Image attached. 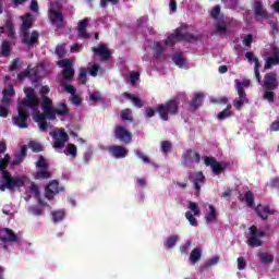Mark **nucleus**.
<instances>
[{
	"label": "nucleus",
	"instance_id": "nucleus-57",
	"mask_svg": "<svg viewBox=\"0 0 279 279\" xmlns=\"http://www.w3.org/2000/svg\"><path fill=\"white\" fill-rule=\"evenodd\" d=\"M221 14V7L216 5L211 10V17L215 19V21H217V19H221V16H219Z\"/></svg>",
	"mask_w": 279,
	"mask_h": 279
},
{
	"label": "nucleus",
	"instance_id": "nucleus-54",
	"mask_svg": "<svg viewBox=\"0 0 279 279\" xmlns=\"http://www.w3.org/2000/svg\"><path fill=\"white\" fill-rule=\"evenodd\" d=\"M61 86H63L64 90L66 93H70V95H72V96L76 95V93H77V89L73 85H66V83L61 82Z\"/></svg>",
	"mask_w": 279,
	"mask_h": 279
},
{
	"label": "nucleus",
	"instance_id": "nucleus-34",
	"mask_svg": "<svg viewBox=\"0 0 279 279\" xmlns=\"http://www.w3.org/2000/svg\"><path fill=\"white\" fill-rule=\"evenodd\" d=\"M201 259H202V250L196 247L190 254V263L192 265H195L196 263H199Z\"/></svg>",
	"mask_w": 279,
	"mask_h": 279
},
{
	"label": "nucleus",
	"instance_id": "nucleus-3",
	"mask_svg": "<svg viewBox=\"0 0 279 279\" xmlns=\"http://www.w3.org/2000/svg\"><path fill=\"white\" fill-rule=\"evenodd\" d=\"M157 112L162 121H169V114L175 117L180 112V100L172 98L158 105Z\"/></svg>",
	"mask_w": 279,
	"mask_h": 279
},
{
	"label": "nucleus",
	"instance_id": "nucleus-53",
	"mask_svg": "<svg viewBox=\"0 0 279 279\" xmlns=\"http://www.w3.org/2000/svg\"><path fill=\"white\" fill-rule=\"evenodd\" d=\"M275 97H276V93H274L272 90H265L264 99L266 101H269V104H274Z\"/></svg>",
	"mask_w": 279,
	"mask_h": 279
},
{
	"label": "nucleus",
	"instance_id": "nucleus-28",
	"mask_svg": "<svg viewBox=\"0 0 279 279\" xmlns=\"http://www.w3.org/2000/svg\"><path fill=\"white\" fill-rule=\"evenodd\" d=\"M245 58H246V60H248L250 64H252L254 62V64H255L254 72L260 71V66H263V65L260 64V61H258V59L254 56V52L247 51L245 53Z\"/></svg>",
	"mask_w": 279,
	"mask_h": 279
},
{
	"label": "nucleus",
	"instance_id": "nucleus-41",
	"mask_svg": "<svg viewBox=\"0 0 279 279\" xmlns=\"http://www.w3.org/2000/svg\"><path fill=\"white\" fill-rule=\"evenodd\" d=\"M10 160L11 157L10 155H4V158L0 159V171H2V175H3V171H8L5 169H8V165H10Z\"/></svg>",
	"mask_w": 279,
	"mask_h": 279
},
{
	"label": "nucleus",
	"instance_id": "nucleus-26",
	"mask_svg": "<svg viewBox=\"0 0 279 279\" xmlns=\"http://www.w3.org/2000/svg\"><path fill=\"white\" fill-rule=\"evenodd\" d=\"M214 25L216 27L215 34H227L228 33V21L221 16L215 20Z\"/></svg>",
	"mask_w": 279,
	"mask_h": 279
},
{
	"label": "nucleus",
	"instance_id": "nucleus-38",
	"mask_svg": "<svg viewBox=\"0 0 279 279\" xmlns=\"http://www.w3.org/2000/svg\"><path fill=\"white\" fill-rule=\"evenodd\" d=\"M120 117H121L122 121H130L131 123H132V121H134V118H132V109H130V108L123 109L120 112Z\"/></svg>",
	"mask_w": 279,
	"mask_h": 279
},
{
	"label": "nucleus",
	"instance_id": "nucleus-55",
	"mask_svg": "<svg viewBox=\"0 0 279 279\" xmlns=\"http://www.w3.org/2000/svg\"><path fill=\"white\" fill-rule=\"evenodd\" d=\"M5 27L8 31V36L10 38H12V36H14L15 32H14V23H12V21L8 20L5 23Z\"/></svg>",
	"mask_w": 279,
	"mask_h": 279
},
{
	"label": "nucleus",
	"instance_id": "nucleus-49",
	"mask_svg": "<svg viewBox=\"0 0 279 279\" xmlns=\"http://www.w3.org/2000/svg\"><path fill=\"white\" fill-rule=\"evenodd\" d=\"M172 144L170 141H162L161 142V153L167 156L171 151Z\"/></svg>",
	"mask_w": 279,
	"mask_h": 279
},
{
	"label": "nucleus",
	"instance_id": "nucleus-32",
	"mask_svg": "<svg viewBox=\"0 0 279 279\" xmlns=\"http://www.w3.org/2000/svg\"><path fill=\"white\" fill-rule=\"evenodd\" d=\"M231 110H232V105H230V104L227 105V108L217 114V119L219 121H226V119H230V117H232Z\"/></svg>",
	"mask_w": 279,
	"mask_h": 279
},
{
	"label": "nucleus",
	"instance_id": "nucleus-1",
	"mask_svg": "<svg viewBox=\"0 0 279 279\" xmlns=\"http://www.w3.org/2000/svg\"><path fill=\"white\" fill-rule=\"evenodd\" d=\"M24 94L26 98L19 102L17 116L12 118L13 124L20 128V130H26V128H28L27 120L29 119V110L27 108L38 110V106H40V99L36 96L34 87H25Z\"/></svg>",
	"mask_w": 279,
	"mask_h": 279
},
{
	"label": "nucleus",
	"instance_id": "nucleus-51",
	"mask_svg": "<svg viewBox=\"0 0 279 279\" xmlns=\"http://www.w3.org/2000/svg\"><path fill=\"white\" fill-rule=\"evenodd\" d=\"M37 169H49V163H47V160H45L44 156H39L37 162H36Z\"/></svg>",
	"mask_w": 279,
	"mask_h": 279
},
{
	"label": "nucleus",
	"instance_id": "nucleus-16",
	"mask_svg": "<svg viewBox=\"0 0 279 279\" xmlns=\"http://www.w3.org/2000/svg\"><path fill=\"white\" fill-rule=\"evenodd\" d=\"M45 191V197L49 201L53 199L60 193V182L58 180L49 181Z\"/></svg>",
	"mask_w": 279,
	"mask_h": 279
},
{
	"label": "nucleus",
	"instance_id": "nucleus-59",
	"mask_svg": "<svg viewBox=\"0 0 279 279\" xmlns=\"http://www.w3.org/2000/svg\"><path fill=\"white\" fill-rule=\"evenodd\" d=\"M10 107L5 106V105H1L0 106V117L2 119H8V114H10V111L8 110Z\"/></svg>",
	"mask_w": 279,
	"mask_h": 279
},
{
	"label": "nucleus",
	"instance_id": "nucleus-33",
	"mask_svg": "<svg viewBox=\"0 0 279 279\" xmlns=\"http://www.w3.org/2000/svg\"><path fill=\"white\" fill-rule=\"evenodd\" d=\"M122 96L125 97V99H131V101L133 102V105L136 106V108H143V106H145V104H143V100H141L138 97L134 96L133 94L124 92Z\"/></svg>",
	"mask_w": 279,
	"mask_h": 279
},
{
	"label": "nucleus",
	"instance_id": "nucleus-21",
	"mask_svg": "<svg viewBox=\"0 0 279 279\" xmlns=\"http://www.w3.org/2000/svg\"><path fill=\"white\" fill-rule=\"evenodd\" d=\"M182 158L185 162H195L196 165H199V160H202V155L199 153L194 151L193 149H187L184 155H182Z\"/></svg>",
	"mask_w": 279,
	"mask_h": 279
},
{
	"label": "nucleus",
	"instance_id": "nucleus-58",
	"mask_svg": "<svg viewBox=\"0 0 279 279\" xmlns=\"http://www.w3.org/2000/svg\"><path fill=\"white\" fill-rule=\"evenodd\" d=\"M29 213H32V215H35L36 217L43 215V213H45V210L41 207L38 206H33L29 207Z\"/></svg>",
	"mask_w": 279,
	"mask_h": 279
},
{
	"label": "nucleus",
	"instance_id": "nucleus-63",
	"mask_svg": "<svg viewBox=\"0 0 279 279\" xmlns=\"http://www.w3.org/2000/svg\"><path fill=\"white\" fill-rule=\"evenodd\" d=\"M130 80H131V84L134 86V84H136V82H138V80H141V73H138V72L131 73Z\"/></svg>",
	"mask_w": 279,
	"mask_h": 279
},
{
	"label": "nucleus",
	"instance_id": "nucleus-36",
	"mask_svg": "<svg viewBox=\"0 0 279 279\" xmlns=\"http://www.w3.org/2000/svg\"><path fill=\"white\" fill-rule=\"evenodd\" d=\"M181 40H184L185 43H197L199 36L194 35L193 33H182L181 31Z\"/></svg>",
	"mask_w": 279,
	"mask_h": 279
},
{
	"label": "nucleus",
	"instance_id": "nucleus-46",
	"mask_svg": "<svg viewBox=\"0 0 279 279\" xmlns=\"http://www.w3.org/2000/svg\"><path fill=\"white\" fill-rule=\"evenodd\" d=\"M190 210H192V213L194 214L195 217H199L201 215V210H199V205H197V203L195 202H190L189 203V207Z\"/></svg>",
	"mask_w": 279,
	"mask_h": 279
},
{
	"label": "nucleus",
	"instance_id": "nucleus-31",
	"mask_svg": "<svg viewBox=\"0 0 279 279\" xmlns=\"http://www.w3.org/2000/svg\"><path fill=\"white\" fill-rule=\"evenodd\" d=\"M10 53H12V45H10V41L3 40L1 45L0 56L2 58H10Z\"/></svg>",
	"mask_w": 279,
	"mask_h": 279
},
{
	"label": "nucleus",
	"instance_id": "nucleus-25",
	"mask_svg": "<svg viewBox=\"0 0 279 279\" xmlns=\"http://www.w3.org/2000/svg\"><path fill=\"white\" fill-rule=\"evenodd\" d=\"M189 180L193 182L195 191L199 193L202 191V186H204V180H206V177L204 175V172L198 171L195 173V179L189 177Z\"/></svg>",
	"mask_w": 279,
	"mask_h": 279
},
{
	"label": "nucleus",
	"instance_id": "nucleus-19",
	"mask_svg": "<svg viewBox=\"0 0 279 279\" xmlns=\"http://www.w3.org/2000/svg\"><path fill=\"white\" fill-rule=\"evenodd\" d=\"M88 23H89L88 17H85L77 23L76 29H77L78 37L82 40H88V38H90V33H88Z\"/></svg>",
	"mask_w": 279,
	"mask_h": 279
},
{
	"label": "nucleus",
	"instance_id": "nucleus-14",
	"mask_svg": "<svg viewBox=\"0 0 279 279\" xmlns=\"http://www.w3.org/2000/svg\"><path fill=\"white\" fill-rule=\"evenodd\" d=\"M92 51L97 58H100L101 62L110 60V50H108V45L106 44H99L98 47H92Z\"/></svg>",
	"mask_w": 279,
	"mask_h": 279
},
{
	"label": "nucleus",
	"instance_id": "nucleus-44",
	"mask_svg": "<svg viewBox=\"0 0 279 279\" xmlns=\"http://www.w3.org/2000/svg\"><path fill=\"white\" fill-rule=\"evenodd\" d=\"M172 60H173L174 64H177V66H179L180 69H182V66H184V64H185L184 58H182V53L173 54Z\"/></svg>",
	"mask_w": 279,
	"mask_h": 279
},
{
	"label": "nucleus",
	"instance_id": "nucleus-30",
	"mask_svg": "<svg viewBox=\"0 0 279 279\" xmlns=\"http://www.w3.org/2000/svg\"><path fill=\"white\" fill-rule=\"evenodd\" d=\"M258 259L263 265H271V263H274V255L271 253L260 252Z\"/></svg>",
	"mask_w": 279,
	"mask_h": 279
},
{
	"label": "nucleus",
	"instance_id": "nucleus-9",
	"mask_svg": "<svg viewBox=\"0 0 279 279\" xmlns=\"http://www.w3.org/2000/svg\"><path fill=\"white\" fill-rule=\"evenodd\" d=\"M113 135L117 141L124 143V145H130V143H132V133L123 125H116Z\"/></svg>",
	"mask_w": 279,
	"mask_h": 279
},
{
	"label": "nucleus",
	"instance_id": "nucleus-5",
	"mask_svg": "<svg viewBox=\"0 0 279 279\" xmlns=\"http://www.w3.org/2000/svg\"><path fill=\"white\" fill-rule=\"evenodd\" d=\"M48 19L51 25H56L59 29H62L66 25L64 21V14H62V5L58 2H52L48 9Z\"/></svg>",
	"mask_w": 279,
	"mask_h": 279
},
{
	"label": "nucleus",
	"instance_id": "nucleus-18",
	"mask_svg": "<svg viewBox=\"0 0 279 279\" xmlns=\"http://www.w3.org/2000/svg\"><path fill=\"white\" fill-rule=\"evenodd\" d=\"M107 150L112 158L121 159L128 157V148L121 145L108 146Z\"/></svg>",
	"mask_w": 279,
	"mask_h": 279
},
{
	"label": "nucleus",
	"instance_id": "nucleus-64",
	"mask_svg": "<svg viewBox=\"0 0 279 279\" xmlns=\"http://www.w3.org/2000/svg\"><path fill=\"white\" fill-rule=\"evenodd\" d=\"M270 189H277V191H279V178L270 180Z\"/></svg>",
	"mask_w": 279,
	"mask_h": 279
},
{
	"label": "nucleus",
	"instance_id": "nucleus-17",
	"mask_svg": "<svg viewBox=\"0 0 279 279\" xmlns=\"http://www.w3.org/2000/svg\"><path fill=\"white\" fill-rule=\"evenodd\" d=\"M238 96L239 100H233V107L235 108V110H241L243 108V104H250L247 93H245V89H243L241 84H238Z\"/></svg>",
	"mask_w": 279,
	"mask_h": 279
},
{
	"label": "nucleus",
	"instance_id": "nucleus-39",
	"mask_svg": "<svg viewBox=\"0 0 279 279\" xmlns=\"http://www.w3.org/2000/svg\"><path fill=\"white\" fill-rule=\"evenodd\" d=\"M65 154L72 158H77V146L75 144H68Z\"/></svg>",
	"mask_w": 279,
	"mask_h": 279
},
{
	"label": "nucleus",
	"instance_id": "nucleus-52",
	"mask_svg": "<svg viewBox=\"0 0 279 279\" xmlns=\"http://www.w3.org/2000/svg\"><path fill=\"white\" fill-rule=\"evenodd\" d=\"M217 263H219V256H214L205 263L204 268L210 269V267H215Z\"/></svg>",
	"mask_w": 279,
	"mask_h": 279
},
{
	"label": "nucleus",
	"instance_id": "nucleus-20",
	"mask_svg": "<svg viewBox=\"0 0 279 279\" xmlns=\"http://www.w3.org/2000/svg\"><path fill=\"white\" fill-rule=\"evenodd\" d=\"M153 49H154L153 56H154V58H156V60H166L167 59V54L165 53V50L167 48L162 45V43L155 41Z\"/></svg>",
	"mask_w": 279,
	"mask_h": 279
},
{
	"label": "nucleus",
	"instance_id": "nucleus-56",
	"mask_svg": "<svg viewBox=\"0 0 279 279\" xmlns=\"http://www.w3.org/2000/svg\"><path fill=\"white\" fill-rule=\"evenodd\" d=\"M242 43H243L244 47H252V43H254V35H252V34L245 35Z\"/></svg>",
	"mask_w": 279,
	"mask_h": 279
},
{
	"label": "nucleus",
	"instance_id": "nucleus-62",
	"mask_svg": "<svg viewBox=\"0 0 279 279\" xmlns=\"http://www.w3.org/2000/svg\"><path fill=\"white\" fill-rule=\"evenodd\" d=\"M135 155L137 156V158H141V160H143V162H145L146 165H149V162H150L149 157H147L145 154H143V151L135 150Z\"/></svg>",
	"mask_w": 279,
	"mask_h": 279
},
{
	"label": "nucleus",
	"instance_id": "nucleus-37",
	"mask_svg": "<svg viewBox=\"0 0 279 279\" xmlns=\"http://www.w3.org/2000/svg\"><path fill=\"white\" fill-rule=\"evenodd\" d=\"M51 178V172L47 171V169L38 170L35 173L36 180H49Z\"/></svg>",
	"mask_w": 279,
	"mask_h": 279
},
{
	"label": "nucleus",
	"instance_id": "nucleus-60",
	"mask_svg": "<svg viewBox=\"0 0 279 279\" xmlns=\"http://www.w3.org/2000/svg\"><path fill=\"white\" fill-rule=\"evenodd\" d=\"M111 3V5H118L119 0H100V8H108V4Z\"/></svg>",
	"mask_w": 279,
	"mask_h": 279
},
{
	"label": "nucleus",
	"instance_id": "nucleus-8",
	"mask_svg": "<svg viewBox=\"0 0 279 279\" xmlns=\"http://www.w3.org/2000/svg\"><path fill=\"white\" fill-rule=\"evenodd\" d=\"M59 66L63 69L62 76L65 80V82H73V78L75 77V69H73V61L70 59H62L59 61Z\"/></svg>",
	"mask_w": 279,
	"mask_h": 279
},
{
	"label": "nucleus",
	"instance_id": "nucleus-45",
	"mask_svg": "<svg viewBox=\"0 0 279 279\" xmlns=\"http://www.w3.org/2000/svg\"><path fill=\"white\" fill-rule=\"evenodd\" d=\"M28 147H29V149H32V151H34L35 154H38L39 151H43V146H41L40 143H38V142L31 141V142L28 143Z\"/></svg>",
	"mask_w": 279,
	"mask_h": 279
},
{
	"label": "nucleus",
	"instance_id": "nucleus-47",
	"mask_svg": "<svg viewBox=\"0 0 279 279\" xmlns=\"http://www.w3.org/2000/svg\"><path fill=\"white\" fill-rule=\"evenodd\" d=\"M78 77L81 80V84H86V82H88V70H86V68H81Z\"/></svg>",
	"mask_w": 279,
	"mask_h": 279
},
{
	"label": "nucleus",
	"instance_id": "nucleus-11",
	"mask_svg": "<svg viewBox=\"0 0 279 279\" xmlns=\"http://www.w3.org/2000/svg\"><path fill=\"white\" fill-rule=\"evenodd\" d=\"M50 136L53 138L54 149H63L64 143H69V134L61 129L59 132H50Z\"/></svg>",
	"mask_w": 279,
	"mask_h": 279
},
{
	"label": "nucleus",
	"instance_id": "nucleus-48",
	"mask_svg": "<svg viewBox=\"0 0 279 279\" xmlns=\"http://www.w3.org/2000/svg\"><path fill=\"white\" fill-rule=\"evenodd\" d=\"M245 202L248 208H252L254 206V193L252 191H247L245 193Z\"/></svg>",
	"mask_w": 279,
	"mask_h": 279
},
{
	"label": "nucleus",
	"instance_id": "nucleus-6",
	"mask_svg": "<svg viewBox=\"0 0 279 279\" xmlns=\"http://www.w3.org/2000/svg\"><path fill=\"white\" fill-rule=\"evenodd\" d=\"M44 113H40V111H37L36 113H34L33 119L36 123L39 124V130H41V132L47 131V128H49V124L47 123V119H49V121H56V114L57 110L53 107H50L48 109H44L43 110Z\"/></svg>",
	"mask_w": 279,
	"mask_h": 279
},
{
	"label": "nucleus",
	"instance_id": "nucleus-35",
	"mask_svg": "<svg viewBox=\"0 0 279 279\" xmlns=\"http://www.w3.org/2000/svg\"><path fill=\"white\" fill-rule=\"evenodd\" d=\"M57 110L58 117H68L69 116V106L65 102H60L58 105V108H54Z\"/></svg>",
	"mask_w": 279,
	"mask_h": 279
},
{
	"label": "nucleus",
	"instance_id": "nucleus-23",
	"mask_svg": "<svg viewBox=\"0 0 279 279\" xmlns=\"http://www.w3.org/2000/svg\"><path fill=\"white\" fill-rule=\"evenodd\" d=\"M257 216L263 219L264 221H267L269 219V215H274L276 210L269 208V206L258 205L255 209Z\"/></svg>",
	"mask_w": 279,
	"mask_h": 279
},
{
	"label": "nucleus",
	"instance_id": "nucleus-42",
	"mask_svg": "<svg viewBox=\"0 0 279 279\" xmlns=\"http://www.w3.org/2000/svg\"><path fill=\"white\" fill-rule=\"evenodd\" d=\"M52 221L54 223H58L59 221H62V219H64V210H56V211H52Z\"/></svg>",
	"mask_w": 279,
	"mask_h": 279
},
{
	"label": "nucleus",
	"instance_id": "nucleus-43",
	"mask_svg": "<svg viewBox=\"0 0 279 279\" xmlns=\"http://www.w3.org/2000/svg\"><path fill=\"white\" fill-rule=\"evenodd\" d=\"M178 235H172L170 238H168V240L165 242V247H167L168 250H171V247H175V243H178Z\"/></svg>",
	"mask_w": 279,
	"mask_h": 279
},
{
	"label": "nucleus",
	"instance_id": "nucleus-15",
	"mask_svg": "<svg viewBox=\"0 0 279 279\" xmlns=\"http://www.w3.org/2000/svg\"><path fill=\"white\" fill-rule=\"evenodd\" d=\"M278 88V76L275 72H269L264 77V89L276 90Z\"/></svg>",
	"mask_w": 279,
	"mask_h": 279
},
{
	"label": "nucleus",
	"instance_id": "nucleus-29",
	"mask_svg": "<svg viewBox=\"0 0 279 279\" xmlns=\"http://www.w3.org/2000/svg\"><path fill=\"white\" fill-rule=\"evenodd\" d=\"M206 223L217 222V209L215 206L209 205V211L205 215Z\"/></svg>",
	"mask_w": 279,
	"mask_h": 279
},
{
	"label": "nucleus",
	"instance_id": "nucleus-10",
	"mask_svg": "<svg viewBox=\"0 0 279 279\" xmlns=\"http://www.w3.org/2000/svg\"><path fill=\"white\" fill-rule=\"evenodd\" d=\"M204 162L206 167H210L214 175H220L226 171V162L217 161L215 157L205 156Z\"/></svg>",
	"mask_w": 279,
	"mask_h": 279
},
{
	"label": "nucleus",
	"instance_id": "nucleus-40",
	"mask_svg": "<svg viewBox=\"0 0 279 279\" xmlns=\"http://www.w3.org/2000/svg\"><path fill=\"white\" fill-rule=\"evenodd\" d=\"M41 100V110L53 108V100H51V98H49L48 96H44Z\"/></svg>",
	"mask_w": 279,
	"mask_h": 279
},
{
	"label": "nucleus",
	"instance_id": "nucleus-2",
	"mask_svg": "<svg viewBox=\"0 0 279 279\" xmlns=\"http://www.w3.org/2000/svg\"><path fill=\"white\" fill-rule=\"evenodd\" d=\"M33 27L34 20L32 19V15L28 13L24 17H22L21 27L22 43L27 47H34V45H36V43H38L40 38V34L38 33V31H33L32 34H29V29H32Z\"/></svg>",
	"mask_w": 279,
	"mask_h": 279
},
{
	"label": "nucleus",
	"instance_id": "nucleus-61",
	"mask_svg": "<svg viewBox=\"0 0 279 279\" xmlns=\"http://www.w3.org/2000/svg\"><path fill=\"white\" fill-rule=\"evenodd\" d=\"M247 267V262H245L244 257H238V269L239 271H243Z\"/></svg>",
	"mask_w": 279,
	"mask_h": 279
},
{
	"label": "nucleus",
	"instance_id": "nucleus-7",
	"mask_svg": "<svg viewBox=\"0 0 279 279\" xmlns=\"http://www.w3.org/2000/svg\"><path fill=\"white\" fill-rule=\"evenodd\" d=\"M248 232H250L251 236L246 241L247 245L250 247H260V245H263V241H260V239H263V236H265V231L258 230V228H256V226H251L248 228Z\"/></svg>",
	"mask_w": 279,
	"mask_h": 279
},
{
	"label": "nucleus",
	"instance_id": "nucleus-12",
	"mask_svg": "<svg viewBox=\"0 0 279 279\" xmlns=\"http://www.w3.org/2000/svg\"><path fill=\"white\" fill-rule=\"evenodd\" d=\"M1 243H21V238L10 228H3L0 231Z\"/></svg>",
	"mask_w": 279,
	"mask_h": 279
},
{
	"label": "nucleus",
	"instance_id": "nucleus-50",
	"mask_svg": "<svg viewBox=\"0 0 279 279\" xmlns=\"http://www.w3.org/2000/svg\"><path fill=\"white\" fill-rule=\"evenodd\" d=\"M185 218L187 219L189 223H191L194 228H197V218L191 211L185 213Z\"/></svg>",
	"mask_w": 279,
	"mask_h": 279
},
{
	"label": "nucleus",
	"instance_id": "nucleus-27",
	"mask_svg": "<svg viewBox=\"0 0 279 279\" xmlns=\"http://www.w3.org/2000/svg\"><path fill=\"white\" fill-rule=\"evenodd\" d=\"M255 16H260L262 19H267L269 16V12L263 7V2L259 0H255L253 4Z\"/></svg>",
	"mask_w": 279,
	"mask_h": 279
},
{
	"label": "nucleus",
	"instance_id": "nucleus-24",
	"mask_svg": "<svg viewBox=\"0 0 279 279\" xmlns=\"http://www.w3.org/2000/svg\"><path fill=\"white\" fill-rule=\"evenodd\" d=\"M205 97L206 96L204 94H195L190 102V112H196L199 108H202V104H204Z\"/></svg>",
	"mask_w": 279,
	"mask_h": 279
},
{
	"label": "nucleus",
	"instance_id": "nucleus-22",
	"mask_svg": "<svg viewBox=\"0 0 279 279\" xmlns=\"http://www.w3.org/2000/svg\"><path fill=\"white\" fill-rule=\"evenodd\" d=\"M277 64H279V48L274 47L272 54L266 60L265 69H271V66H277Z\"/></svg>",
	"mask_w": 279,
	"mask_h": 279
},
{
	"label": "nucleus",
	"instance_id": "nucleus-4",
	"mask_svg": "<svg viewBox=\"0 0 279 279\" xmlns=\"http://www.w3.org/2000/svg\"><path fill=\"white\" fill-rule=\"evenodd\" d=\"M27 182V177H12L10 171H3L2 175V184L0 185V191H5V189H9V191H12V189H22V186H25V183Z\"/></svg>",
	"mask_w": 279,
	"mask_h": 279
},
{
	"label": "nucleus",
	"instance_id": "nucleus-13",
	"mask_svg": "<svg viewBox=\"0 0 279 279\" xmlns=\"http://www.w3.org/2000/svg\"><path fill=\"white\" fill-rule=\"evenodd\" d=\"M189 26L186 24H182L178 28L174 29L173 34H170L165 41L166 47H173L175 43H181V32L186 29Z\"/></svg>",
	"mask_w": 279,
	"mask_h": 279
}]
</instances>
